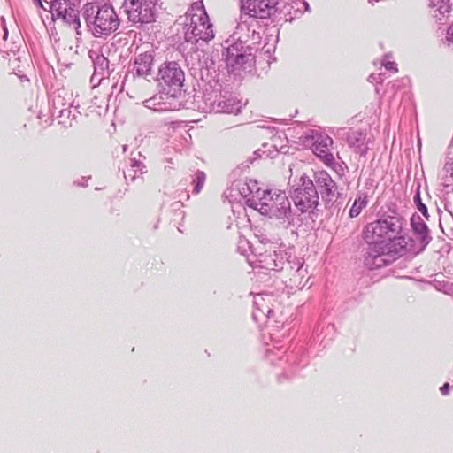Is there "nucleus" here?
Returning <instances> with one entry per match:
<instances>
[{"label":"nucleus","instance_id":"obj_2","mask_svg":"<svg viewBox=\"0 0 453 453\" xmlns=\"http://www.w3.org/2000/svg\"><path fill=\"white\" fill-rule=\"evenodd\" d=\"M82 16L96 36L109 35L118 29L119 19L112 6H98L87 3L83 6Z\"/></svg>","mask_w":453,"mask_h":453},{"label":"nucleus","instance_id":"obj_20","mask_svg":"<svg viewBox=\"0 0 453 453\" xmlns=\"http://www.w3.org/2000/svg\"><path fill=\"white\" fill-rule=\"evenodd\" d=\"M447 40L449 42V46L453 49V27L449 30Z\"/></svg>","mask_w":453,"mask_h":453},{"label":"nucleus","instance_id":"obj_3","mask_svg":"<svg viewBox=\"0 0 453 453\" xmlns=\"http://www.w3.org/2000/svg\"><path fill=\"white\" fill-rule=\"evenodd\" d=\"M157 81L163 93L176 97L180 93L185 74L177 62L166 61L158 68Z\"/></svg>","mask_w":453,"mask_h":453},{"label":"nucleus","instance_id":"obj_5","mask_svg":"<svg viewBox=\"0 0 453 453\" xmlns=\"http://www.w3.org/2000/svg\"><path fill=\"white\" fill-rule=\"evenodd\" d=\"M157 0H124L123 8L130 22L148 24L155 20Z\"/></svg>","mask_w":453,"mask_h":453},{"label":"nucleus","instance_id":"obj_4","mask_svg":"<svg viewBox=\"0 0 453 453\" xmlns=\"http://www.w3.org/2000/svg\"><path fill=\"white\" fill-rule=\"evenodd\" d=\"M189 22L186 24L185 37L188 42L210 41L214 37L212 24L203 8H192L188 12Z\"/></svg>","mask_w":453,"mask_h":453},{"label":"nucleus","instance_id":"obj_14","mask_svg":"<svg viewBox=\"0 0 453 453\" xmlns=\"http://www.w3.org/2000/svg\"><path fill=\"white\" fill-rule=\"evenodd\" d=\"M301 182H302L301 187L296 188V190L304 192L308 195V196H311L313 198L319 197L316 188L314 186V183L311 179H309L308 177L303 176L301 178Z\"/></svg>","mask_w":453,"mask_h":453},{"label":"nucleus","instance_id":"obj_6","mask_svg":"<svg viewBox=\"0 0 453 453\" xmlns=\"http://www.w3.org/2000/svg\"><path fill=\"white\" fill-rule=\"evenodd\" d=\"M52 19H62L75 29L81 27L78 5L70 0H54L50 4Z\"/></svg>","mask_w":453,"mask_h":453},{"label":"nucleus","instance_id":"obj_19","mask_svg":"<svg viewBox=\"0 0 453 453\" xmlns=\"http://www.w3.org/2000/svg\"><path fill=\"white\" fill-rule=\"evenodd\" d=\"M382 65L389 72H391L392 73H395L398 72V68H397V65L395 62L394 61H390V60H387L385 59L383 62H382Z\"/></svg>","mask_w":453,"mask_h":453},{"label":"nucleus","instance_id":"obj_7","mask_svg":"<svg viewBox=\"0 0 453 453\" xmlns=\"http://www.w3.org/2000/svg\"><path fill=\"white\" fill-rule=\"evenodd\" d=\"M310 139L313 141L312 152L326 165H333L334 162V155L331 152V147L334 143L333 139L326 134H318L313 130L303 137V142H307Z\"/></svg>","mask_w":453,"mask_h":453},{"label":"nucleus","instance_id":"obj_17","mask_svg":"<svg viewBox=\"0 0 453 453\" xmlns=\"http://www.w3.org/2000/svg\"><path fill=\"white\" fill-rule=\"evenodd\" d=\"M412 227L413 230L422 235V240L425 241L427 237V226L422 222L419 221L418 223L412 222Z\"/></svg>","mask_w":453,"mask_h":453},{"label":"nucleus","instance_id":"obj_23","mask_svg":"<svg viewBox=\"0 0 453 453\" xmlns=\"http://www.w3.org/2000/svg\"><path fill=\"white\" fill-rule=\"evenodd\" d=\"M447 172H450V177L453 180V163L446 167Z\"/></svg>","mask_w":453,"mask_h":453},{"label":"nucleus","instance_id":"obj_10","mask_svg":"<svg viewBox=\"0 0 453 453\" xmlns=\"http://www.w3.org/2000/svg\"><path fill=\"white\" fill-rule=\"evenodd\" d=\"M154 55L151 50L139 53L134 61L136 73L140 76H147L151 73Z\"/></svg>","mask_w":453,"mask_h":453},{"label":"nucleus","instance_id":"obj_22","mask_svg":"<svg viewBox=\"0 0 453 453\" xmlns=\"http://www.w3.org/2000/svg\"><path fill=\"white\" fill-rule=\"evenodd\" d=\"M35 4H37L40 8L47 11V7L42 4V0H34Z\"/></svg>","mask_w":453,"mask_h":453},{"label":"nucleus","instance_id":"obj_8","mask_svg":"<svg viewBox=\"0 0 453 453\" xmlns=\"http://www.w3.org/2000/svg\"><path fill=\"white\" fill-rule=\"evenodd\" d=\"M278 0H242V11L252 18H269L276 9Z\"/></svg>","mask_w":453,"mask_h":453},{"label":"nucleus","instance_id":"obj_18","mask_svg":"<svg viewBox=\"0 0 453 453\" xmlns=\"http://www.w3.org/2000/svg\"><path fill=\"white\" fill-rule=\"evenodd\" d=\"M415 203L417 205L418 210L423 214V216L426 219L429 218L428 211L426 206L422 203L419 194H417L414 197Z\"/></svg>","mask_w":453,"mask_h":453},{"label":"nucleus","instance_id":"obj_1","mask_svg":"<svg viewBox=\"0 0 453 453\" xmlns=\"http://www.w3.org/2000/svg\"><path fill=\"white\" fill-rule=\"evenodd\" d=\"M363 236L368 244L364 264L370 270L405 256L411 250L413 242L401 219L391 216L368 223L364 227Z\"/></svg>","mask_w":453,"mask_h":453},{"label":"nucleus","instance_id":"obj_15","mask_svg":"<svg viewBox=\"0 0 453 453\" xmlns=\"http://www.w3.org/2000/svg\"><path fill=\"white\" fill-rule=\"evenodd\" d=\"M271 299L272 298L270 296H267V298L265 296H259L255 302L257 309L266 316H270L273 312Z\"/></svg>","mask_w":453,"mask_h":453},{"label":"nucleus","instance_id":"obj_16","mask_svg":"<svg viewBox=\"0 0 453 453\" xmlns=\"http://www.w3.org/2000/svg\"><path fill=\"white\" fill-rule=\"evenodd\" d=\"M205 180H206V175L204 173H203V172L196 173V178L194 180L195 181L194 192L196 194H198L201 192V190L203 189V188L204 186Z\"/></svg>","mask_w":453,"mask_h":453},{"label":"nucleus","instance_id":"obj_11","mask_svg":"<svg viewBox=\"0 0 453 453\" xmlns=\"http://www.w3.org/2000/svg\"><path fill=\"white\" fill-rule=\"evenodd\" d=\"M314 179L317 187L327 195L331 194L335 188V183L326 171H318L315 173Z\"/></svg>","mask_w":453,"mask_h":453},{"label":"nucleus","instance_id":"obj_9","mask_svg":"<svg viewBox=\"0 0 453 453\" xmlns=\"http://www.w3.org/2000/svg\"><path fill=\"white\" fill-rule=\"evenodd\" d=\"M225 58L227 67L233 72L245 68V65L253 60L250 54L242 52L236 45L226 48Z\"/></svg>","mask_w":453,"mask_h":453},{"label":"nucleus","instance_id":"obj_21","mask_svg":"<svg viewBox=\"0 0 453 453\" xmlns=\"http://www.w3.org/2000/svg\"><path fill=\"white\" fill-rule=\"evenodd\" d=\"M449 383H445L441 388V392L442 395H447L449 394Z\"/></svg>","mask_w":453,"mask_h":453},{"label":"nucleus","instance_id":"obj_12","mask_svg":"<svg viewBox=\"0 0 453 453\" xmlns=\"http://www.w3.org/2000/svg\"><path fill=\"white\" fill-rule=\"evenodd\" d=\"M293 200H294L295 205L302 212H304V211L311 209L318 203L319 197L313 198L311 196H308V195L304 192L296 190Z\"/></svg>","mask_w":453,"mask_h":453},{"label":"nucleus","instance_id":"obj_13","mask_svg":"<svg viewBox=\"0 0 453 453\" xmlns=\"http://www.w3.org/2000/svg\"><path fill=\"white\" fill-rule=\"evenodd\" d=\"M367 204L368 195L365 192L359 191L349 211V216L350 218L357 217L362 212V211L367 206Z\"/></svg>","mask_w":453,"mask_h":453}]
</instances>
